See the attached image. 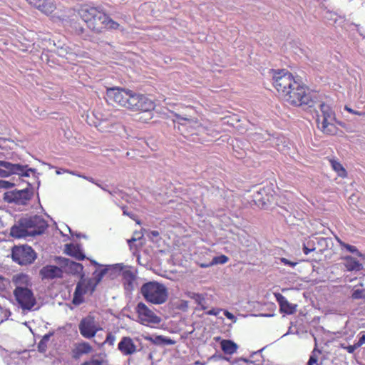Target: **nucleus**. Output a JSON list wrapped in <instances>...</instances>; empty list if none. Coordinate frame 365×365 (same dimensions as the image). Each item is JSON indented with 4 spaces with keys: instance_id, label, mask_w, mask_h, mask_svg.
I'll return each mask as SVG.
<instances>
[{
    "instance_id": "obj_1",
    "label": "nucleus",
    "mask_w": 365,
    "mask_h": 365,
    "mask_svg": "<svg viewBox=\"0 0 365 365\" xmlns=\"http://www.w3.org/2000/svg\"><path fill=\"white\" fill-rule=\"evenodd\" d=\"M106 98L110 103L115 104L130 111L148 114L149 117L142 120L144 123H147L153 118V112L156 107L155 101L151 99L149 95L136 93L125 88H108Z\"/></svg>"
},
{
    "instance_id": "obj_2",
    "label": "nucleus",
    "mask_w": 365,
    "mask_h": 365,
    "mask_svg": "<svg viewBox=\"0 0 365 365\" xmlns=\"http://www.w3.org/2000/svg\"><path fill=\"white\" fill-rule=\"evenodd\" d=\"M272 84L281 98L289 105L295 107L312 106L313 100L310 93L290 72L285 70L275 71Z\"/></svg>"
},
{
    "instance_id": "obj_3",
    "label": "nucleus",
    "mask_w": 365,
    "mask_h": 365,
    "mask_svg": "<svg viewBox=\"0 0 365 365\" xmlns=\"http://www.w3.org/2000/svg\"><path fill=\"white\" fill-rule=\"evenodd\" d=\"M76 13L87 29L93 34H100L108 30H117L120 27V24L99 6L82 4Z\"/></svg>"
},
{
    "instance_id": "obj_4",
    "label": "nucleus",
    "mask_w": 365,
    "mask_h": 365,
    "mask_svg": "<svg viewBox=\"0 0 365 365\" xmlns=\"http://www.w3.org/2000/svg\"><path fill=\"white\" fill-rule=\"evenodd\" d=\"M106 272V269L95 272L93 273L95 278H82L76 284L72 303L76 306L82 304L84 302V295H91L94 292L97 284L101 282Z\"/></svg>"
},
{
    "instance_id": "obj_5",
    "label": "nucleus",
    "mask_w": 365,
    "mask_h": 365,
    "mask_svg": "<svg viewBox=\"0 0 365 365\" xmlns=\"http://www.w3.org/2000/svg\"><path fill=\"white\" fill-rule=\"evenodd\" d=\"M144 299L153 304H162L168 298L167 287L157 282H149L142 285L140 289Z\"/></svg>"
},
{
    "instance_id": "obj_6",
    "label": "nucleus",
    "mask_w": 365,
    "mask_h": 365,
    "mask_svg": "<svg viewBox=\"0 0 365 365\" xmlns=\"http://www.w3.org/2000/svg\"><path fill=\"white\" fill-rule=\"evenodd\" d=\"M321 114L317 115V123L323 133L334 135L337 133L338 128L334 125L336 115L332 108L325 103L320 104Z\"/></svg>"
},
{
    "instance_id": "obj_7",
    "label": "nucleus",
    "mask_w": 365,
    "mask_h": 365,
    "mask_svg": "<svg viewBox=\"0 0 365 365\" xmlns=\"http://www.w3.org/2000/svg\"><path fill=\"white\" fill-rule=\"evenodd\" d=\"M187 112L173 113L176 121L180 125L184 128H189L191 130H196L201 128L202 123L197 118V111L192 106H185Z\"/></svg>"
},
{
    "instance_id": "obj_8",
    "label": "nucleus",
    "mask_w": 365,
    "mask_h": 365,
    "mask_svg": "<svg viewBox=\"0 0 365 365\" xmlns=\"http://www.w3.org/2000/svg\"><path fill=\"white\" fill-rule=\"evenodd\" d=\"M14 295L19 306L24 310H31L36 304L34 293L29 287L15 288Z\"/></svg>"
},
{
    "instance_id": "obj_9",
    "label": "nucleus",
    "mask_w": 365,
    "mask_h": 365,
    "mask_svg": "<svg viewBox=\"0 0 365 365\" xmlns=\"http://www.w3.org/2000/svg\"><path fill=\"white\" fill-rule=\"evenodd\" d=\"M0 177L6 178L12 174H17L22 177H29L30 173H34V170L28 168L27 165H21L19 164H13L7 161L0 160Z\"/></svg>"
},
{
    "instance_id": "obj_10",
    "label": "nucleus",
    "mask_w": 365,
    "mask_h": 365,
    "mask_svg": "<svg viewBox=\"0 0 365 365\" xmlns=\"http://www.w3.org/2000/svg\"><path fill=\"white\" fill-rule=\"evenodd\" d=\"M11 255L14 261L21 265L31 264L36 259L34 250L27 245L14 247Z\"/></svg>"
},
{
    "instance_id": "obj_11",
    "label": "nucleus",
    "mask_w": 365,
    "mask_h": 365,
    "mask_svg": "<svg viewBox=\"0 0 365 365\" xmlns=\"http://www.w3.org/2000/svg\"><path fill=\"white\" fill-rule=\"evenodd\" d=\"M135 312L139 322L143 325L149 326L150 324H159L161 322L160 317L143 302H139L137 304Z\"/></svg>"
},
{
    "instance_id": "obj_12",
    "label": "nucleus",
    "mask_w": 365,
    "mask_h": 365,
    "mask_svg": "<svg viewBox=\"0 0 365 365\" xmlns=\"http://www.w3.org/2000/svg\"><path fill=\"white\" fill-rule=\"evenodd\" d=\"M78 328L81 334L87 339L93 337L101 329L94 317L91 316L83 318L79 323Z\"/></svg>"
},
{
    "instance_id": "obj_13",
    "label": "nucleus",
    "mask_w": 365,
    "mask_h": 365,
    "mask_svg": "<svg viewBox=\"0 0 365 365\" xmlns=\"http://www.w3.org/2000/svg\"><path fill=\"white\" fill-rule=\"evenodd\" d=\"M24 225L31 236L42 234L48 227L46 221L38 215L24 218Z\"/></svg>"
},
{
    "instance_id": "obj_14",
    "label": "nucleus",
    "mask_w": 365,
    "mask_h": 365,
    "mask_svg": "<svg viewBox=\"0 0 365 365\" xmlns=\"http://www.w3.org/2000/svg\"><path fill=\"white\" fill-rule=\"evenodd\" d=\"M32 192L27 189L13 191L6 195L9 202H14L19 205H26L31 198Z\"/></svg>"
},
{
    "instance_id": "obj_15",
    "label": "nucleus",
    "mask_w": 365,
    "mask_h": 365,
    "mask_svg": "<svg viewBox=\"0 0 365 365\" xmlns=\"http://www.w3.org/2000/svg\"><path fill=\"white\" fill-rule=\"evenodd\" d=\"M118 349L124 356H130L137 351V346L129 336H123L118 344Z\"/></svg>"
},
{
    "instance_id": "obj_16",
    "label": "nucleus",
    "mask_w": 365,
    "mask_h": 365,
    "mask_svg": "<svg viewBox=\"0 0 365 365\" xmlns=\"http://www.w3.org/2000/svg\"><path fill=\"white\" fill-rule=\"evenodd\" d=\"M277 302L279 305V310L286 314H292L296 312L297 305L288 302L285 297L280 293L274 294Z\"/></svg>"
},
{
    "instance_id": "obj_17",
    "label": "nucleus",
    "mask_w": 365,
    "mask_h": 365,
    "mask_svg": "<svg viewBox=\"0 0 365 365\" xmlns=\"http://www.w3.org/2000/svg\"><path fill=\"white\" fill-rule=\"evenodd\" d=\"M40 274L43 279H54L62 277L63 271L57 266L46 265L41 269Z\"/></svg>"
},
{
    "instance_id": "obj_18",
    "label": "nucleus",
    "mask_w": 365,
    "mask_h": 365,
    "mask_svg": "<svg viewBox=\"0 0 365 365\" xmlns=\"http://www.w3.org/2000/svg\"><path fill=\"white\" fill-rule=\"evenodd\" d=\"M10 235L15 238H22L27 236H31L29 231L24 225V218L19 220L18 225L11 227Z\"/></svg>"
},
{
    "instance_id": "obj_19",
    "label": "nucleus",
    "mask_w": 365,
    "mask_h": 365,
    "mask_svg": "<svg viewBox=\"0 0 365 365\" xmlns=\"http://www.w3.org/2000/svg\"><path fill=\"white\" fill-rule=\"evenodd\" d=\"M118 123V122L117 118L110 115L99 122L98 129L101 132H110Z\"/></svg>"
},
{
    "instance_id": "obj_20",
    "label": "nucleus",
    "mask_w": 365,
    "mask_h": 365,
    "mask_svg": "<svg viewBox=\"0 0 365 365\" xmlns=\"http://www.w3.org/2000/svg\"><path fill=\"white\" fill-rule=\"evenodd\" d=\"M343 260L344 266L349 272L360 271L363 269V264L351 256H345L343 257Z\"/></svg>"
},
{
    "instance_id": "obj_21",
    "label": "nucleus",
    "mask_w": 365,
    "mask_h": 365,
    "mask_svg": "<svg viewBox=\"0 0 365 365\" xmlns=\"http://www.w3.org/2000/svg\"><path fill=\"white\" fill-rule=\"evenodd\" d=\"M13 282L15 284L16 288L22 287L26 289L31 285L29 276L22 273L14 276Z\"/></svg>"
},
{
    "instance_id": "obj_22",
    "label": "nucleus",
    "mask_w": 365,
    "mask_h": 365,
    "mask_svg": "<svg viewBox=\"0 0 365 365\" xmlns=\"http://www.w3.org/2000/svg\"><path fill=\"white\" fill-rule=\"evenodd\" d=\"M56 9V6L53 0H43L38 8L41 12L46 15L51 14Z\"/></svg>"
},
{
    "instance_id": "obj_23",
    "label": "nucleus",
    "mask_w": 365,
    "mask_h": 365,
    "mask_svg": "<svg viewBox=\"0 0 365 365\" xmlns=\"http://www.w3.org/2000/svg\"><path fill=\"white\" fill-rule=\"evenodd\" d=\"M221 349L225 354H232L237 351V344L231 340L223 339L221 343Z\"/></svg>"
},
{
    "instance_id": "obj_24",
    "label": "nucleus",
    "mask_w": 365,
    "mask_h": 365,
    "mask_svg": "<svg viewBox=\"0 0 365 365\" xmlns=\"http://www.w3.org/2000/svg\"><path fill=\"white\" fill-rule=\"evenodd\" d=\"M67 253L75 257L78 260H83L85 258V255L80 250L78 246H75L73 245H66Z\"/></svg>"
},
{
    "instance_id": "obj_25",
    "label": "nucleus",
    "mask_w": 365,
    "mask_h": 365,
    "mask_svg": "<svg viewBox=\"0 0 365 365\" xmlns=\"http://www.w3.org/2000/svg\"><path fill=\"white\" fill-rule=\"evenodd\" d=\"M188 297L193 299L197 305L200 306L202 310H205L207 309V306L205 305V297L203 294L190 292L188 294Z\"/></svg>"
},
{
    "instance_id": "obj_26",
    "label": "nucleus",
    "mask_w": 365,
    "mask_h": 365,
    "mask_svg": "<svg viewBox=\"0 0 365 365\" xmlns=\"http://www.w3.org/2000/svg\"><path fill=\"white\" fill-rule=\"evenodd\" d=\"M322 354V351L316 346L311 353L307 365H320L321 363L319 362V359Z\"/></svg>"
},
{
    "instance_id": "obj_27",
    "label": "nucleus",
    "mask_w": 365,
    "mask_h": 365,
    "mask_svg": "<svg viewBox=\"0 0 365 365\" xmlns=\"http://www.w3.org/2000/svg\"><path fill=\"white\" fill-rule=\"evenodd\" d=\"M329 162L332 167V169L337 173L339 176L343 178L346 176V171L345 168L339 161L334 159H331Z\"/></svg>"
},
{
    "instance_id": "obj_28",
    "label": "nucleus",
    "mask_w": 365,
    "mask_h": 365,
    "mask_svg": "<svg viewBox=\"0 0 365 365\" xmlns=\"http://www.w3.org/2000/svg\"><path fill=\"white\" fill-rule=\"evenodd\" d=\"M76 351L78 354H86L92 351L93 348L88 342H81L77 344Z\"/></svg>"
},
{
    "instance_id": "obj_29",
    "label": "nucleus",
    "mask_w": 365,
    "mask_h": 365,
    "mask_svg": "<svg viewBox=\"0 0 365 365\" xmlns=\"http://www.w3.org/2000/svg\"><path fill=\"white\" fill-rule=\"evenodd\" d=\"M302 250L305 255H308L311 252L314 251L316 250L314 241L311 239H307L303 243Z\"/></svg>"
},
{
    "instance_id": "obj_30",
    "label": "nucleus",
    "mask_w": 365,
    "mask_h": 365,
    "mask_svg": "<svg viewBox=\"0 0 365 365\" xmlns=\"http://www.w3.org/2000/svg\"><path fill=\"white\" fill-rule=\"evenodd\" d=\"M336 240H337L338 242L339 243V245L341 247L346 248V250H348L349 252H350L351 253H356L359 257H363V255L358 250V249L355 246L350 245L349 244H346L345 242H342L339 238H337Z\"/></svg>"
},
{
    "instance_id": "obj_31",
    "label": "nucleus",
    "mask_w": 365,
    "mask_h": 365,
    "mask_svg": "<svg viewBox=\"0 0 365 365\" xmlns=\"http://www.w3.org/2000/svg\"><path fill=\"white\" fill-rule=\"evenodd\" d=\"M228 261H229L228 257H227L225 255H221L220 256L215 257L212 259V264H222L227 263Z\"/></svg>"
},
{
    "instance_id": "obj_32",
    "label": "nucleus",
    "mask_w": 365,
    "mask_h": 365,
    "mask_svg": "<svg viewBox=\"0 0 365 365\" xmlns=\"http://www.w3.org/2000/svg\"><path fill=\"white\" fill-rule=\"evenodd\" d=\"M353 299H361L365 298V290L364 289H356L351 294Z\"/></svg>"
},
{
    "instance_id": "obj_33",
    "label": "nucleus",
    "mask_w": 365,
    "mask_h": 365,
    "mask_svg": "<svg viewBox=\"0 0 365 365\" xmlns=\"http://www.w3.org/2000/svg\"><path fill=\"white\" fill-rule=\"evenodd\" d=\"M66 264L68 265L71 269H74L76 272H79L83 269V266L81 264L73 261H69L68 259H66Z\"/></svg>"
},
{
    "instance_id": "obj_34",
    "label": "nucleus",
    "mask_w": 365,
    "mask_h": 365,
    "mask_svg": "<svg viewBox=\"0 0 365 365\" xmlns=\"http://www.w3.org/2000/svg\"><path fill=\"white\" fill-rule=\"evenodd\" d=\"M49 340V335H45L38 343V350L40 351H45L46 349V344Z\"/></svg>"
},
{
    "instance_id": "obj_35",
    "label": "nucleus",
    "mask_w": 365,
    "mask_h": 365,
    "mask_svg": "<svg viewBox=\"0 0 365 365\" xmlns=\"http://www.w3.org/2000/svg\"><path fill=\"white\" fill-rule=\"evenodd\" d=\"M81 365H104L103 361L96 359H91L90 360L84 361Z\"/></svg>"
},
{
    "instance_id": "obj_36",
    "label": "nucleus",
    "mask_w": 365,
    "mask_h": 365,
    "mask_svg": "<svg viewBox=\"0 0 365 365\" xmlns=\"http://www.w3.org/2000/svg\"><path fill=\"white\" fill-rule=\"evenodd\" d=\"M115 340V336L111 333H108L106 336V339L104 343H106V344L112 346V345H113Z\"/></svg>"
},
{
    "instance_id": "obj_37",
    "label": "nucleus",
    "mask_w": 365,
    "mask_h": 365,
    "mask_svg": "<svg viewBox=\"0 0 365 365\" xmlns=\"http://www.w3.org/2000/svg\"><path fill=\"white\" fill-rule=\"evenodd\" d=\"M29 4L36 7L37 9L38 8V6L42 3L43 0H26Z\"/></svg>"
},
{
    "instance_id": "obj_38",
    "label": "nucleus",
    "mask_w": 365,
    "mask_h": 365,
    "mask_svg": "<svg viewBox=\"0 0 365 365\" xmlns=\"http://www.w3.org/2000/svg\"><path fill=\"white\" fill-rule=\"evenodd\" d=\"M344 349H345L349 353L352 354L356 349H358V346L354 344V345L344 346Z\"/></svg>"
},
{
    "instance_id": "obj_39",
    "label": "nucleus",
    "mask_w": 365,
    "mask_h": 365,
    "mask_svg": "<svg viewBox=\"0 0 365 365\" xmlns=\"http://www.w3.org/2000/svg\"><path fill=\"white\" fill-rule=\"evenodd\" d=\"M12 185V184L8 181L0 180V187L2 188H9Z\"/></svg>"
},
{
    "instance_id": "obj_40",
    "label": "nucleus",
    "mask_w": 365,
    "mask_h": 365,
    "mask_svg": "<svg viewBox=\"0 0 365 365\" xmlns=\"http://www.w3.org/2000/svg\"><path fill=\"white\" fill-rule=\"evenodd\" d=\"M355 344L358 346V348L362 346L364 344H365V334H363L361 336H360L359 341Z\"/></svg>"
},
{
    "instance_id": "obj_41",
    "label": "nucleus",
    "mask_w": 365,
    "mask_h": 365,
    "mask_svg": "<svg viewBox=\"0 0 365 365\" xmlns=\"http://www.w3.org/2000/svg\"><path fill=\"white\" fill-rule=\"evenodd\" d=\"M221 309H212L211 310H209L206 314H208V315H214V316H217L220 312Z\"/></svg>"
},
{
    "instance_id": "obj_42",
    "label": "nucleus",
    "mask_w": 365,
    "mask_h": 365,
    "mask_svg": "<svg viewBox=\"0 0 365 365\" xmlns=\"http://www.w3.org/2000/svg\"><path fill=\"white\" fill-rule=\"evenodd\" d=\"M281 261L284 264H287V265H289L291 267H294L297 263L296 262H292L289 260H288L286 258H282Z\"/></svg>"
},
{
    "instance_id": "obj_43",
    "label": "nucleus",
    "mask_w": 365,
    "mask_h": 365,
    "mask_svg": "<svg viewBox=\"0 0 365 365\" xmlns=\"http://www.w3.org/2000/svg\"><path fill=\"white\" fill-rule=\"evenodd\" d=\"M224 315L229 319H231V320H233L235 317V316L233 315V314H232L231 312L225 310L224 312Z\"/></svg>"
},
{
    "instance_id": "obj_44",
    "label": "nucleus",
    "mask_w": 365,
    "mask_h": 365,
    "mask_svg": "<svg viewBox=\"0 0 365 365\" xmlns=\"http://www.w3.org/2000/svg\"><path fill=\"white\" fill-rule=\"evenodd\" d=\"M76 32L78 34H83L85 32V29L82 26H79L78 28H76Z\"/></svg>"
},
{
    "instance_id": "obj_45",
    "label": "nucleus",
    "mask_w": 365,
    "mask_h": 365,
    "mask_svg": "<svg viewBox=\"0 0 365 365\" xmlns=\"http://www.w3.org/2000/svg\"><path fill=\"white\" fill-rule=\"evenodd\" d=\"M159 338L162 339L166 344H174L175 341L170 339H163L161 336H159Z\"/></svg>"
},
{
    "instance_id": "obj_46",
    "label": "nucleus",
    "mask_w": 365,
    "mask_h": 365,
    "mask_svg": "<svg viewBox=\"0 0 365 365\" xmlns=\"http://www.w3.org/2000/svg\"><path fill=\"white\" fill-rule=\"evenodd\" d=\"M344 109H345L347 112H349V113L353 114V115H354L355 112L356 111V110H354V109H352V108H351L348 107L347 106H346L344 107Z\"/></svg>"
},
{
    "instance_id": "obj_47",
    "label": "nucleus",
    "mask_w": 365,
    "mask_h": 365,
    "mask_svg": "<svg viewBox=\"0 0 365 365\" xmlns=\"http://www.w3.org/2000/svg\"><path fill=\"white\" fill-rule=\"evenodd\" d=\"M4 281L5 279L0 276V289H1L3 287H4Z\"/></svg>"
},
{
    "instance_id": "obj_48",
    "label": "nucleus",
    "mask_w": 365,
    "mask_h": 365,
    "mask_svg": "<svg viewBox=\"0 0 365 365\" xmlns=\"http://www.w3.org/2000/svg\"><path fill=\"white\" fill-rule=\"evenodd\" d=\"M354 115H359V116H364L365 115V111L364 112H361V111L356 110L355 112Z\"/></svg>"
},
{
    "instance_id": "obj_49",
    "label": "nucleus",
    "mask_w": 365,
    "mask_h": 365,
    "mask_svg": "<svg viewBox=\"0 0 365 365\" xmlns=\"http://www.w3.org/2000/svg\"><path fill=\"white\" fill-rule=\"evenodd\" d=\"M265 192V189L263 188V189H261L258 192H257V195H262V193Z\"/></svg>"
},
{
    "instance_id": "obj_50",
    "label": "nucleus",
    "mask_w": 365,
    "mask_h": 365,
    "mask_svg": "<svg viewBox=\"0 0 365 365\" xmlns=\"http://www.w3.org/2000/svg\"><path fill=\"white\" fill-rule=\"evenodd\" d=\"M152 235L155 237H158L159 235V232L158 231H152Z\"/></svg>"
},
{
    "instance_id": "obj_51",
    "label": "nucleus",
    "mask_w": 365,
    "mask_h": 365,
    "mask_svg": "<svg viewBox=\"0 0 365 365\" xmlns=\"http://www.w3.org/2000/svg\"><path fill=\"white\" fill-rule=\"evenodd\" d=\"M135 238H132V239H130V240H128V243H130V242H135Z\"/></svg>"
},
{
    "instance_id": "obj_52",
    "label": "nucleus",
    "mask_w": 365,
    "mask_h": 365,
    "mask_svg": "<svg viewBox=\"0 0 365 365\" xmlns=\"http://www.w3.org/2000/svg\"><path fill=\"white\" fill-rule=\"evenodd\" d=\"M262 205H265L266 204V200H262Z\"/></svg>"
},
{
    "instance_id": "obj_53",
    "label": "nucleus",
    "mask_w": 365,
    "mask_h": 365,
    "mask_svg": "<svg viewBox=\"0 0 365 365\" xmlns=\"http://www.w3.org/2000/svg\"><path fill=\"white\" fill-rule=\"evenodd\" d=\"M201 267H207V266H206V265H204V264H202V265H201Z\"/></svg>"
}]
</instances>
